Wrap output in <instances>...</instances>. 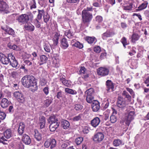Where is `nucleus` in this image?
<instances>
[{
	"mask_svg": "<svg viewBox=\"0 0 149 149\" xmlns=\"http://www.w3.org/2000/svg\"><path fill=\"white\" fill-rule=\"evenodd\" d=\"M43 17L44 22L47 23L50 18L49 15L47 13H45L43 15Z\"/></svg>",
	"mask_w": 149,
	"mask_h": 149,
	"instance_id": "obj_40",
	"label": "nucleus"
},
{
	"mask_svg": "<svg viewBox=\"0 0 149 149\" xmlns=\"http://www.w3.org/2000/svg\"><path fill=\"white\" fill-rule=\"evenodd\" d=\"M109 69L105 67H100L97 70L98 75L103 77L107 76L109 74Z\"/></svg>",
	"mask_w": 149,
	"mask_h": 149,
	"instance_id": "obj_6",
	"label": "nucleus"
},
{
	"mask_svg": "<svg viewBox=\"0 0 149 149\" xmlns=\"http://www.w3.org/2000/svg\"><path fill=\"white\" fill-rule=\"evenodd\" d=\"M8 57L10 58V65L14 68H16L18 65V62L15 59L14 55L12 53H10Z\"/></svg>",
	"mask_w": 149,
	"mask_h": 149,
	"instance_id": "obj_12",
	"label": "nucleus"
},
{
	"mask_svg": "<svg viewBox=\"0 0 149 149\" xmlns=\"http://www.w3.org/2000/svg\"><path fill=\"white\" fill-rule=\"evenodd\" d=\"M122 97L124 99H125L126 100H127L128 102H130L131 101V97L129 95L128 93L125 91H124L122 93Z\"/></svg>",
	"mask_w": 149,
	"mask_h": 149,
	"instance_id": "obj_22",
	"label": "nucleus"
},
{
	"mask_svg": "<svg viewBox=\"0 0 149 149\" xmlns=\"http://www.w3.org/2000/svg\"><path fill=\"white\" fill-rule=\"evenodd\" d=\"M24 28L27 30L30 31H33L34 29V26L30 22H27L24 25Z\"/></svg>",
	"mask_w": 149,
	"mask_h": 149,
	"instance_id": "obj_18",
	"label": "nucleus"
},
{
	"mask_svg": "<svg viewBox=\"0 0 149 149\" xmlns=\"http://www.w3.org/2000/svg\"><path fill=\"white\" fill-rule=\"evenodd\" d=\"M95 91L93 88H90L85 92V96L86 97V100L87 102L91 103L94 99Z\"/></svg>",
	"mask_w": 149,
	"mask_h": 149,
	"instance_id": "obj_4",
	"label": "nucleus"
},
{
	"mask_svg": "<svg viewBox=\"0 0 149 149\" xmlns=\"http://www.w3.org/2000/svg\"><path fill=\"white\" fill-rule=\"evenodd\" d=\"M114 84H115L110 80H108L106 81V90L107 92H113L115 90Z\"/></svg>",
	"mask_w": 149,
	"mask_h": 149,
	"instance_id": "obj_11",
	"label": "nucleus"
},
{
	"mask_svg": "<svg viewBox=\"0 0 149 149\" xmlns=\"http://www.w3.org/2000/svg\"><path fill=\"white\" fill-rule=\"evenodd\" d=\"M95 20L98 23H100L103 21V17L100 15H97L95 17Z\"/></svg>",
	"mask_w": 149,
	"mask_h": 149,
	"instance_id": "obj_49",
	"label": "nucleus"
},
{
	"mask_svg": "<svg viewBox=\"0 0 149 149\" xmlns=\"http://www.w3.org/2000/svg\"><path fill=\"white\" fill-rule=\"evenodd\" d=\"M9 141V140L6 139L3 136H2L0 138V143H2L4 144H7Z\"/></svg>",
	"mask_w": 149,
	"mask_h": 149,
	"instance_id": "obj_43",
	"label": "nucleus"
},
{
	"mask_svg": "<svg viewBox=\"0 0 149 149\" xmlns=\"http://www.w3.org/2000/svg\"><path fill=\"white\" fill-rule=\"evenodd\" d=\"M21 82L24 87L27 88H30L33 91L37 90L38 89L36 79L33 76L29 75L23 77Z\"/></svg>",
	"mask_w": 149,
	"mask_h": 149,
	"instance_id": "obj_1",
	"label": "nucleus"
},
{
	"mask_svg": "<svg viewBox=\"0 0 149 149\" xmlns=\"http://www.w3.org/2000/svg\"><path fill=\"white\" fill-rule=\"evenodd\" d=\"M133 7L132 3H130L127 5L124 6L123 9L124 10L127 11H132L133 10Z\"/></svg>",
	"mask_w": 149,
	"mask_h": 149,
	"instance_id": "obj_36",
	"label": "nucleus"
},
{
	"mask_svg": "<svg viewBox=\"0 0 149 149\" xmlns=\"http://www.w3.org/2000/svg\"><path fill=\"white\" fill-rule=\"evenodd\" d=\"M9 104L8 100L6 98H3L1 102V107L3 108H6Z\"/></svg>",
	"mask_w": 149,
	"mask_h": 149,
	"instance_id": "obj_24",
	"label": "nucleus"
},
{
	"mask_svg": "<svg viewBox=\"0 0 149 149\" xmlns=\"http://www.w3.org/2000/svg\"><path fill=\"white\" fill-rule=\"evenodd\" d=\"M82 131L85 134H88L89 132V130L88 127L86 126H85L83 129Z\"/></svg>",
	"mask_w": 149,
	"mask_h": 149,
	"instance_id": "obj_58",
	"label": "nucleus"
},
{
	"mask_svg": "<svg viewBox=\"0 0 149 149\" xmlns=\"http://www.w3.org/2000/svg\"><path fill=\"white\" fill-rule=\"evenodd\" d=\"M72 46L79 48V49H81L83 47V45L80 43L79 41H77L74 43L72 44Z\"/></svg>",
	"mask_w": 149,
	"mask_h": 149,
	"instance_id": "obj_39",
	"label": "nucleus"
},
{
	"mask_svg": "<svg viewBox=\"0 0 149 149\" xmlns=\"http://www.w3.org/2000/svg\"><path fill=\"white\" fill-rule=\"evenodd\" d=\"M52 66L55 68H57L59 66V60L55 58L53 60Z\"/></svg>",
	"mask_w": 149,
	"mask_h": 149,
	"instance_id": "obj_34",
	"label": "nucleus"
},
{
	"mask_svg": "<svg viewBox=\"0 0 149 149\" xmlns=\"http://www.w3.org/2000/svg\"><path fill=\"white\" fill-rule=\"evenodd\" d=\"M1 28L2 30L5 31L6 33L8 32L9 28L7 25H4L1 26Z\"/></svg>",
	"mask_w": 149,
	"mask_h": 149,
	"instance_id": "obj_54",
	"label": "nucleus"
},
{
	"mask_svg": "<svg viewBox=\"0 0 149 149\" xmlns=\"http://www.w3.org/2000/svg\"><path fill=\"white\" fill-rule=\"evenodd\" d=\"M33 17V14L31 13H28V14H22L16 17V20L19 23L25 24L28 22L29 19H32Z\"/></svg>",
	"mask_w": 149,
	"mask_h": 149,
	"instance_id": "obj_2",
	"label": "nucleus"
},
{
	"mask_svg": "<svg viewBox=\"0 0 149 149\" xmlns=\"http://www.w3.org/2000/svg\"><path fill=\"white\" fill-rule=\"evenodd\" d=\"M38 14L37 16V18L38 20H40L42 19V15H43L45 13H44V10L43 9L42 10L38 9Z\"/></svg>",
	"mask_w": 149,
	"mask_h": 149,
	"instance_id": "obj_33",
	"label": "nucleus"
},
{
	"mask_svg": "<svg viewBox=\"0 0 149 149\" xmlns=\"http://www.w3.org/2000/svg\"><path fill=\"white\" fill-rule=\"evenodd\" d=\"M24 65L28 68L30 67L32 65V63L31 62L28 60H25L24 61Z\"/></svg>",
	"mask_w": 149,
	"mask_h": 149,
	"instance_id": "obj_48",
	"label": "nucleus"
},
{
	"mask_svg": "<svg viewBox=\"0 0 149 149\" xmlns=\"http://www.w3.org/2000/svg\"><path fill=\"white\" fill-rule=\"evenodd\" d=\"M117 106L120 108H123L126 106L125 102L124 99L121 96L118 97L117 104Z\"/></svg>",
	"mask_w": 149,
	"mask_h": 149,
	"instance_id": "obj_14",
	"label": "nucleus"
},
{
	"mask_svg": "<svg viewBox=\"0 0 149 149\" xmlns=\"http://www.w3.org/2000/svg\"><path fill=\"white\" fill-rule=\"evenodd\" d=\"M59 123H50L49 125L50 130L52 132H54L58 127Z\"/></svg>",
	"mask_w": 149,
	"mask_h": 149,
	"instance_id": "obj_25",
	"label": "nucleus"
},
{
	"mask_svg": "<svg viewBox=\"0 0 149 149\" xmlns=\"http://www.w3.org/2000/svg\"><path fill=\"white\" fill-rule=\"evenodd\" d=\"M4 137L9 139L11 138L12 135V131L11 129H9L6 130L3 133Z\"/></svg>",
	"mask_w": 149,
	"mask_h": 149,
	"instance_id": "obj_21",
	"label": "nucleus"
},
{
	"mask_svg": "<svg viewBox=\"0 0 149 149\" xmlns=\"http://www.w3.org/2000/svg\"><path fill=\"white\" fill-rule=\"evenodd\" d=\"M25 127V125L23 123L21 122L19 123L18 130V132L19 135H21L23 133Z\"/></svg>",
	"mask_w": 149,
	"mask_h": 149,
	"instance_id": "obj_19",
	"label": "nucleus"
},
{
	"mask_svg": "<svg viewBox=\"0 0 149 149\" xmlns=\"http://www.w3.org/2000/svg\"><path fill=\"white\" fill-rule=\"evenodd\" d=\"M104 136L101 132H99L95 134L93 137V140L96 143H99L101 141L104 139Z\"/></svg>",
	"mask_w": 149,
	"mask_h": 149,
	"instance_id": "obj_10",
	"label": "nucleus"
},
{
	"mask_svg": "<svg viewBox=\"0 0 149 149\" xmlns=\"http://www.w3.org/2000/svg\"><path fill=\"white\" fill-rule=\"evenodd\" d=\"M38 19H36L34 21V24L36 27L39 28L40 27V23Z\"/></svg>",
	"mask_w": 149,
	"mask_h": 149,
	"instance_id": "obj_50",
	"label": "nucleus"
},
{
	"mask_svg": "<svg viewBox=\"0 0 149 149\" xmlns=\"http://www.w3.org/2000/svg\"><path fill=\"white\" fill-rule=\"evenodd\" d=\"M148 2L147 1H144L140 5V10L146 8L148 5Z\"/></svg>",
	"mask_w": 149,
	"mask_h": 149,
	"instance_id": "obj_42",
	"label": "nucleus"
},
{
	"mask_svg": "<svg viewBox=\"0 0 149 149\" xmlns=\"http://www.w3.org/2000/svg\"><path fill=\"white\" fill-rule=\"evenodd\" d=\"M95 38H85V40L89 44L93 43L95 41Z\"/></svg>",
	"mask_w": 149,
	"mask_h": 149,
	"instance_id": "obj_46",
	"label": "nucleus"
},
{
	"mask_svg": "<svg viewBox=\"0 0 149 149\" xmlns=\"http://www.w3.org/2000/svg\"><path fill=\"white\" fill-rule=\"evenodd\" d=\"M6 33L9 35L12 36L13 37L16 36V35L14 30L10 28H9L8 32Z\"/></svg>",
	"mask_w": 149,
	"mask_h": 149,
	"instance_id": "obj_45",
	"label": "nucleus"
},
{
	"mask_svg": "<svg viewBox=\"0 0 149 149\" xmlns=\"http://www.w3.org/2000/svg\"><path fill=\"white\" fill-rule=\"evenodd\" d=\"M134 111H130L126 118L125 122L126 125L129 126L131 121L134 119Z\"/></svg>",
	"mask_w": 149,
	"mask_h": 149,
	"instance_id": "obj_9",
	"label": "nucleus"
},
{
	"mask_svg": "<svg viewBox=\"0 0 149 149\" xmlns=\"http://www.w3.org/2000/svg\"><path fill=\"white\" fill-rule=\"evenodd\" d=\"M113 145L114 146L117 147L121 145L124 144V143L122 141L119 139L114 140L113 143Z\"/></svg>",
	"mask_w": 149,
	"mask_h": 149,
	"instance_id": "obj_27",
	"label": "nucleus"
},
{
	"mask_svg": "<svg viewBox=\"0 0 149 149\" xmlns=\"http://www.w3.org/2000/svg\"><path fill=\"white\" fill-rule=\"evenodd\" d=\"M56 144V142L55 139H47L44 143V146L47 148L50 147L51 149L54 148Z\"/></svg>",
	"mask_w": 149,
	"mask_h": 149,
	"instance_id": "obj_5",
	"label": "nucleus"
},
{
	"mask_svg": "<svg viewBox=\"0 0 149 149\" xmlns=\"http://www.w3.org/2000/svg\"><path fill=\"white\" fill-rule=\"evenodd\" d=\"M100 118L96 117L91 121L90 124L93 128H96L100 125Z\"/></svg>",
	"mask_w": 149,
	"mask_h": 149,
	"instance_id": "obj_13",
	"label": "nucleus"
},
{
	"mask_svg": "<svg viewBox=\"0 0 149 149\" xmlns=\"http://www.w3.org/2000/svg\"><path fill=\"white\" fill-rule=\"evenodd\" d=\"M86 71V69L84 67H81L79 71L80 74H84Z\"/></svg>",
	"mask_w": 149,
	"mask_h": 149,
	"instance_id": "obj_56",
	"label": "nucleus"
},
{
	"mask_svg": "<svg viewBox=\"0 0 149 149\" xmlns=\"http://www.w3.org/2000/svg\"><path fill=\"white\" fill-rule=\"evenodd\" d=\"M8 7L6 3L2 0H0V11H3L7 10Z\"/></svg>",
	"mask_w": 149,
	"mask_h": 149,
	"instance_id": "obj_17",
	"label": "nucleus"
},
{
	"mask_svg": "<svg viewBox=\"0 0 149 149\" xmlns=\"http://www.w3.org/2000/svg\"><path fill=\"white\" fill-rule=\"evenodd\" d=\"M65 35L67 37H70L72 36V34L70 31L68 30H66L65 33Z\"/></svg>",
	"mask_w": 149,
	"mask_h": 149,
	"instance_id": "obj_60",
	"label": "nucleus"
},
{
	"mask_svg": "<svg viewBox=\"0 0 149 149\" xmlns=\"http://www.w3.org/2000/svg\"><path fill=\"white\" fill-rule=\"evenodd\" d=\"M83 106L81 104H77L74 105V109L77 111L80 112Z\"/></svg>",
	"mask_w": 149,
	"mask_h": 149,
	"instance_id": "obj_38",
	"label": "nucleus"
},
{
	"mask_svg": "<svg viewBox=\"0 0 149 149\" xmlns=\"http://www.w3.org/2000/svg\"><path fill=\"white\" fill-rule=\"evenodd\" d=\"M14 96L20 102L24 103L25 100L24 96L21 92L16 91L13 93Z\"/></svg>",
	"mask_w": 149,
	"mask_h": 149,
	"instance_id": "obj_7",
	"label": "nucleus"
},
{
	"mask_svg": "<svg viewBox=\"0 0 149 149\" xmlns=\"http://www.w3.org/2000/svg\"><path fill=\"white\" fill-rule=\"evenodd\" d=\"M53 101V99L51 98L46 99L44 102L45 105L47 107L49 106L52 103Z\"/></svg>",
	"mask_w": 149,
	"mask_h": 149,
	"instance_id": "obj_41",
	"label": "nucleus"
},
{
	"mask_svg": "<svg viewBox=\"0 0 149 149\" xmlns=\"http://www.w3.org/2000/svg\"><path fill=\"white\" fill-rule=\"evenodd\" d=\"M61 126L64 129H67L69 128L70 127V123L68 121L63 120L61 122Z\"/></svg>",
	"mask_w": 149,
	"mask_h": 149,
	"instance_id": "obj_26",
	"label": "nucleus"
},
{
	"mask_svg": "<svg viewBox=\"0 0 149 149\" xmlns=\"http://www.w3.org/2000/svg\"><path fill=\"white\" fill-rule=\"evenodd\" d=\"M82 23L81 25L89 22L93 18L92 14L89 12L85 10H83L82 12Z\"/></svg>",
	"mask_w": 149,
	"mask_h": 149,
	"instance_id": "obj_3",
	"label": "nucleus"
},
{
	"mask_svg": "<svg viewBox=\"0 0 149 149\" xmlns=\"http://www.w3.org/2000/svg\"><path fill=\"white\" fill-rule=\"evenodd\" d=\"M43 91L45 94L47 95L49 93V88L48 87H45L43 88Z\"/></svg>",
	"mask_w": 149,
	"mask_h": 149,
	"instance_id": "obj_61",
	"label": "nucleus"
},
{
	"mask_svg": "<svg viewBox=\"0 0 149 149\" xmlns=\"http://www.w3.org/2000/svg\"><path fill=\"white\" fill-rule=\"evenodd\" d=\"M60 81H61L63 84L68 87H69L71 85V81L70 80H67L63 77H61L60 78Z\"/></svg>",
	"mask_w": 149,
	"mask_h": 149,
	"instance_id": "obj_23",
	"label": "nucleus"
},
{
	"mask_svg": "<svg viewBox=\"0 0 149 149\" xmlns=\"http://www.w3.org/2000/svg\"><path fill=\"white\" fill-rule=\"evenodd\" d=\"M59 38H53L52 40L53 41V44L54 45H56L58 43Z\"/></svg>",
	"mask_w": 149,
	"mask_h": 149,
	"instance_id": "obj_63",
	"label": "nucleus"
},
{
	"mask_svg": "<svg viewBox=\"0 0 149 149\" xmlns=\"http://www.w3.org/2000/svg\"><path fill=\"white\" fill-rule=\"evenodd\" d=\"M9 53L6 56L2 53H0V61L3 64L7 65L10 62V58L8 57Z\"/></svg>",
	"mask_w": 149,
	"mask_h": 149,
	"instance_id": "obj_8",
	"label": "nucleus"
},
{
	"mask_svg": "<svg viewBox=\"0 0 149 149\" xmlns=\"http://www.w3.org/2000/svg\"><path fill=\"white\" fill-rule=\"evenodd\" d=\"M69 144L68 143H62L61 145L62 149H66L69 146Z\"/></svg>",
	"mask_w": 149,
	"mask_h": 149,
	"instance_id": "obj_53",
	"label": "nucleus"
},
{
	"mask_svg": "<svg viewBox=\"0 0 149 149\" xmlns=\"http://www.w3.org/2000/svg\"><path fill=\"white\" fill-rule=\"evenodd\" d=\"M33 4L30 6V9H32L33 8H36V3L35 0H32Z\"/></svg>",
	"mask_w": 149,
	"mask_h": 149,
	"instance_id": "obj_62",
	"label": "nucleus"
},
{
	"mask_svg": "<svg viewBox=\"0 0 149 149\" xmlns=\"http://www.w3.org/2000/svg\"><path fill=\"white\" fill-rule=\"evenodd\" d=\"M15 149H24V145L20 142H17L15 146Z\"/></svg>",
	"mask_w": 149,
	"mask_h": 149,
	"instance_id": "obj_32",
	"label": "nucleus"
},
{
	"mask_svg": "<svg viewBox=\"0 0 149 149\" xmlns=\"http://www.w3.org/2000/svg\"><path fill=\"white\" fill-rule=\"evenodd\" d=\"M58 118L57 117L54 115L51 116L49 118L48 120L49 123L50 124L52 123H58Z\"/></svg>",
	"mask_w": 149,
	"mask_h": 149,
	"instance_id": "obj_30",
	"label": "nucleus"
},
{
	"mask_svg": "<svg viewBox=\"0 0 149 149\" xmlns=\"http://www.w3.org/2000/svg\"><path fill=\"white\" fill-rule=\"evenodd\" d=\"M94 51L97 53H99L101 51V49L100 47L97 46L94 48Z\"/></svg>",
	"mask_w": 149,
	"mask_h": 149,
	"instance_id": "obj_52",
	"label": "nucleus"
},
{
	"mask_svg": "<svg viewBox=\"0 0 149 149\" xmlns=\"http://www.w3.org/2000/svg\"><path fill=\"white\" fill-rule=\"evenodd\" d=\"M40 129L43 128L45 125V119L44 116H42L40 118Z\"/></svg>",
	"mask_w": 149,
	"mask_h": 149,
	"instance_id": "obj_28",
	"label": "nucleus"
},
{
	"mask_svg": "<svg viewBox=\"0 0 149 149\" xmlns=\"http://www.w3.org/2000/svg\"><path fill=\"white\" fill-rule=\"evenodd\" d=\"M92 110L94 112H97L100 109V103L97 101H94L91 105Z\"/></svg>",
	"mask_w": 149,
	"mask_h": 149,
	"instance_id": "obj_15",
	"label": "nucleus"
},
{
	"mask_svg": "<svg viewBox=\"0 0 149 149\" xmlns=\"http://www.w3.org/2000/svg\"><path fill=\"white\" fill-rule=\"evenodd\" d=\"M6 116V114L5 113L3 112H0V118L2 120H4Z\"/></svg>",
	"mask_w": 149,
	"mask_h": 149,
	"instance_id": "obj_57",
	"label": "nucleus"
},
{
	"mask_svg": "<svg viewBox=\"0 0 149 149\" xmlns=\"http://www.w3.org/2000/svg\"><path fill=\"white\" fill-rule=\"evenodd\" d=\"M28 68L24 64H23L20 67V69L24 70V72H27L28 71Z\"/></svg>",
	"mask_w": 149,
	"mask_h": 149,
	"instance_id": "obj_55",
	"label": "nucleus"
},
{
	"mask_svg": "<svg viewBox=\"0 0 149 149\" xmlns=\"http://www.w3.org/2000/svg\"><path fill=\"white\" fill-rule=\"evenodd\" d=\"M117 120V118L115 115H111L110 117V121L111 123H114Z\"/></svg>",
	"mask_w": 149,
	"mask_h": 149,
	"instance_id": "obj_47",
	"label": "nucleus"
},
{
	"mask_svg": "<svg viewBox=\"0 0 149 149\" xmlns=\"http://www.w3.org/2000/svg\"><path fill=\"white\" fill-rule=\"evenodd\" d=\"M65 92L72 95H75L77 93V92L75 90H73L68 88H65Z\"/></svg>",
	"mask_w": 149,
	"mask_h": 149,
	"instance_id": "obj_35",
	"label": "nucleus"
},
{
	"mask_svg": "<svg viewBox=\"0 0 149 149\" xmlns=\"http://www.w3.org/2000/svg\"><path fill=\"white\" fill-rule=\"evenodd\" d=\"M23 143L26 145H29L31 142V139L29 136L26 134H24L22 138Z\"/></svg>",
	"mask_w": 149,
	"mask_h": 149,
	"instance_id": "obj_16",
	"label": "nucleus"
},
{
	"mask_svg": "<svg viewBox=\"0 0 149 149\" xmlns=\"http://www.w3.org/2000/svg\"><path fill=\"white\" fill-rule=\"evenodd\" d=\"M83 140V137H79L76 138L75 140V142L77 145H80Z\"/></svg>",
	"mask_w": 149,
	"mask_h": 149,
	"instance_id": "obj_44",
	"label": "nucleus"
},
{
	"mask_svg": "<svg viewBox=\"0 0 149 149\" xmlns=\"http://www.w3.org/2000/svg\"><path fill=\"white\" fill-rule=\"evenodd\" d=\"M46 80L44 78H42L40 81V84L42 86L45 85L46 84Z\"/></svg>",
	"mask_w": 149,
	"mask_h": 149,
	"instance_id": "obj_64",
	"label": "nucleus"
},
{
	"mask_svg": "<svg viewBox=\"0 0 149 149\" xmlns=\"http://www.w3.org/2000/svg\"><path fill=\"white\" fill-rule=\"evenodd\" d=\"M40 59L41 63H39V65H40L46 62L47 58L45 55H42L40 56Z\"/></svg>",
	"mask_w": 149,
	"mask_h": 149,
	"instance_id": "obj_31",
	"label": "nucleus"
},
{
	"mask_svg": "<svg viewBox=\"0 0 149 149\" xmlns=\"http://www.w3.org/2000/svg\"><path fill=\"white\" fill-rule=\"evenodd\" d=\"M61 46L63 49H66L68 47L69 44L66 38H63L61 40Z\"/></svg>",
	"mask_w": 149,
	"mask_h": 149,
	"instance_id": "obj_20",
	"label": "nucleus"
},
{
	"mask_svg": "<svg viewBox=\"0 0 149 149\" xmlns=\"http://www.w3.org/2000/svg\"><path fill=\"white\" fill-rule=\"evenodd\" d=\"M83 116V114L82 113H79L77 116H76L73 117V120L74 121H78L79 120H82V118Z\"/></svg>",
	"mask_w": 149,
	"mask_h": 149,
	"instance_id": "obj_37",
	"label": "nucleus"
},
{
	"mask_svg": "<svg viewBox=\"0 0 149 149\" xmlns=\"http://www.w3.org/2000/svg\"><path fill=\"white\" fill-rule=\"evenodd\" d=\"M121 42L122 43L124 47L125 48H126L125 45H128V43L127 41L126 38H123L121 40Z\"/></svg>",
	"mask_w": 149,
	"mask_h": 149,
	"instance_id": "obj_51",
	"label": "nucleus"
},
{
	"mask_svg": "<svg viewBox=\"0 0 149 149\" xmlns=\"http://www.w3.org/2000/svg\"><path fill=\"white\" fill-rule=\"evenodd\" d=\"M111 33L109 31H107L103 34L102 37H109L111 36Z\"/></svg>",
	"mask_w": 149,
	"mask_h": 149,
	"instance_id": "obj_59",
	"label": "nucleus"
},
{
	"mask_svg": "<svg viewBox=\"0 0 149 149\" xmlns=\"http://www.w3.org/2000/svg\"><path fill=\"white\" fill-rule=\"evenodd\" d=\"M35 133L34 137L38 141H41L42 138L41 134L37 130L35 131Z\"/></svg>",
	"mask_w": 149,
	"mask_h": 149,
	"instance_id": "obj_29",
	"label": "nucleus"
}]
</instances>
